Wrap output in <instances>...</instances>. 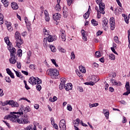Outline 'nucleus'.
<instances>
[{"mask_svg":"<svg viewBox=\"0 0 130 130\" xmlns=\"http://www.w3.org/2000/svg\"><path fill=\"white\" fill-rule=\"evenodd\" d=\"M4 40L6 43V44L8 45V49L10 52L11 58L9 59V61L10 63L15 64V63L17 62V60H16V54H17V50H16L15 48L13 47V45H12V43L10 42V39H9V37H5L4 38Z\"/></svg>","mask_w":130,"mask_h":130,"instance_id":"1","label":"nucleus"},{"mask_svg":"<svg viewBox=\"0 0 130 130\" xmlns=\"http://www.w3.org/2000/svg\"><path fill=\"white\" fill-rule=\"evenodd\" d=\"M21 116V118H15V122L22 123V124L30 123V121H29V115H28L27 113H25L23 116L22 115Z\"/></svg>","mask_w":130,"mask_h":130,"instance_id":"2","label":"nucleus"},{"mask_svg":"<svg viewBox=\"0 0 130 130\" xmlns=\"http://www.w3.org/2000/svg\"><path fill=\"white\" fill-rule=\"evenodd\" d=\"M47 75H50V76L53 79H56V77L59 75V72L57 69H49L46 71Z\"/></svg>","mask_w":130,"mask_h":130,"instance_id":"3","label":"nucleus"},{"mask_svg":"<svg viewBox=\"0 0 130 130\" xmlns=\"http://www.w3.org/2000/svg\"><path fill=\"white\" fill-rule=\"evenodd\" d=\"M15 40L16 43V46L18 47V48H21V45L23 44V40L21 38V34L19 31H16L15 32Z\"/></svg>","mask_w":130,"mask_h":130,"instance_id":"4","label":"nucleus"},{"mask_svg":"<svg viewBox=\"0 0 130 130\" xmlns=\"http://www.w3.org/2000/svg\"><path fill=\"white\" fill-rule=\"evenodd\" d=\"M23 107H24L23 106H21V108L19 109L18 110V112H10V114H13V116H15V118H20L21 116H22L24 115L23 110L24 109H23Z\"/></svg>","mask_w":130,"mask_h":130,"instance_id":"5","label":"nucleus"},{"mask_svg":"<svg viewBox=\"0 0 130 130\" xmlns=\"http://www.w3.org/2000/svg\"><path fill=\"white\" fill-rule=\"evenodd\" d=\"M95 2L99 6V8L101 12V13H102L103 15H104V14H105V11H104L105 9V4L102 3V0H95Z\"/></svg>","mask_w":130,"mask_h":130,"instance_id":"6","label":"nucleus"},{"mask_svg":"<svg viewBox=\"0 0 130 130\" xmlns=\"http://www.w3.org/2000/svg\"><path fill=\"white\" fill-rule=\"evenodd\" d=\"M39 80H41L38 77H31L28 80L29 83H30L31 85H36V84L38 83V82L39 81Z\"/></svg>","mask_w":130,"mask_h":130,"instance_id":"7","label":"nucleus"},{"mask_svg":"<svg viewBox=\"0 0 130 130\" xmlns=\"http://www.w3.org/2000/svg\"><path fill=\"white\" fill-rule=\"evenodd\" d=\"M59 126L61 130H66L67 126L66 125V121L63 119L61 120L59 123Z\"/></svg>","mask_w":130,"mask_h":130,"instance_id":"8","label":"nucleus"},{"mask_svg":"<svg viewBox=\"0 0 130 130\" xmlns=\"http://www.w3.org/2000/svg\"><path fill=\"white\" fill-rule=\"evenodd\" d=\"M16 116H14L13 114L8 115L7 116H5L4 119H10L12 122H15L16 121Z\"/></svg>","mask_w":130,"mask_h":130,"instance_id":"9","label":"nucleus"},{"mask_svg":"<svg viewBox=\"0 0 130 130\" xmlns=\"http://www.w3.org/2000/svg\"><path fill=\"white\" fill-rule=\"evenodd\" d=\"M66 78H62L60 79L61 83L59 85V89L60 90H62V89H63V88L66 87V86H64V85L66 84Z\"/></svg>","mask_w":130,"mask_h":130,"instance_id":"10","label":"nucleus"},{"mask_svg":"<svg viewBox=\"0 0 130 130\" xmlns=\"http://www.w3.org/2000/svg\"><path fill=\"white\" fill-rule=\"evenodd\" d=\"M125 88H126V92L123 93V95L127 96V95L130 94L129 82H126V84H125Z\"/></svg>","mask_w":130,"mask_h":130,"instance_id":"11","label":"nucleus"},{"mask_svg":"<svg viewBox=\"0 0 130 130\" xmlns=\"http://www.w3.org/2000/svg\"><path fill=\"white\" fill-rule=\"evenodd\" d=\"M108 19L106 18H104L103 20V27L106 30V29L108 28Z\"/></svg>","mask_w":130,"mask_h":130,"instance_id":"12","label":"nucleus"},{"mask_svg":"<svg viewBox=\"0 0 130 130\" xmlns=\"http://www.w3.org/2000/svg\"><path fill=\"white\" fill-rule=\"evenodd\" d=\"M48 42H52L53 41H55L57 39V37L56 36H49L47 37Z\"/></svg>","mask_w":130,"mask_h":130,"instance_id":"13","label":"nucleus"},{"mask_svg":"<svg viewBox=\"0 0 130 130\" xmlns=\"http://www.w3.org/2000/svg\"><path fill=\"white\" fill-rule=\"evenodd\" d=\"M61 18V15L59 13H55L53 15V20L54 21H57V20H60Z\"/></svg>","mask_w":130,"mask_h":130,"instance_id":"14","label":"nucleus"},{"mask_svg":"<svg viewBox=\"0 0 130 130\" xmlns=\"http://www.w3.org/2000/svg\"><path fill=\"white\" fill-rule=\"evenodd\" d=\"M9 105H11L12 107H19V104L13 100H10Z\"/></svg>","mask_w":130,"mask_h":130,"instance_id":"15","label":"nucleus"},{"mask_svg":"<svg viewBox=\"0 0 130 130\" xmlns=\"http://www.w3.org/2000/svg\"><path fill=\"white\" fill-rule=\"evenodd\" d=\"M90 8H91V7L89 6L88 10L85 14H84L83 15V17H84L85 20H87V19H88V18H89V17L90 16V10H90Z\"/></svg>","mask_w":130,"mask_h":130,"instance_id":"16","label":"nucleus"},{"mask_svg":"<svg viewBox=\"0 0 130 130\" xmlns=\"http://www.w3.org/2000/svg\"><path fill=\"white\" fill-rule=\"evenodd\" d=\"M11 7L13 10H18L19 9V6H18V4L15 2H13L11 4Z\"/></svg>","mask_w":130,"mask_h":130,"instance_id":"17","label":"nucleus"},{"mask_svg":"<svg viewBox=\"0 0 130 130\" xmlns=\"http://www.w3.org/2000/svg\"><path fill=\"white\" fill-rule=\"evenodd\" d=\"M42 81L41 80H39L38 81V83L37 85V89L38 91H40L41 90V85H40V84H42Z\"/></svg>","mask_w":130,"mask_h":130,"instance_id":"18","label":"nucleus"},{"mask_svg":"<svg viewBox=\"0 0 130 130\" xmlns=\"http://www.w3.org/2000/svg\"><path fill=\"white\" fill-rule=\"evenodd\" d=\"M1 2L3 4V5H4V7H5V8H8V7L9 6V5L10 4L9 3V1H8L7 0H2Z\"/></svg>","mask_w":130,"mask_h":130,"instance_id":"19","label":"nucleus"},{"mask_svg":"<svg viewBox=\"0 0 130 130\" xmlns=\"http://www.w3.org/2000/svg\"><path fill=\"white\" fill-rule=\"evenodd\" d=\"M79 70L81 73H83V74H85V73H86V68H85V67H83V66H79Z\"/></svg>","mask_w":130,"mask_h":130,"instance_id":"20","label":"nucleus"},{"mask_svg":"<svg viewBox=\"0 0 130 130\" xmlns=\"http://www.w3.org/2000/svg\"><path fill=\"white\" fill-rule=\"evenodd\" d=\"M110 29L113 30L115 28V22H110Z\"/></svg>","mask_w":130,"mask_h":130,"instance_id":"21","label":"nucleus"},{"mask_svg":"<svg viewBox=\"0 0 130 130\" xmlns=\"http://www.w3.org/2000/svg\"><path fill=\"white\" fill-rule=\"evenodd\" d=\"M14 71L18 78H21V79H23V78H24V77L22 76L20 73L18 72V71H16L15 70H14Z\"/></svg>","mask_w":130,"mask_h":130,"instance_id":"22","label":"nucleus"},{"mask_svg":"<svg viewBox=\"0 0 130 130\" xmlns=\"http://www.w3.org/2000/svg\"><path fill=\"white\" fill-rule=\"evenodd\" d=\"M43 42V46L44 47H47V46H48V44H47V39L44 38Z\"/></svg>","mask_w":130,"mask_h":130,"instance_id":"23","label":"nucleus"},{"mask_svg":"<svg viewBox=\"0 0 130 130\" xmlns=\"http://www.w3.org/2000/svg\"><path fill=\"white\" fill-rule=\"evenodd\" d=\"M49 46L52 52H55V51H56V49H55V47H54L52 45H49Z\"/></svg>","mask_w":130,"mask_h":130,"instance_id":"24","label":"nucleus"},{"mask_svg":"<svg viewBox=\"0 0 130 130\" xmlns=\"http://www.w3.org/2000/svg\"><path fill=\"white\" fill-rule=\"evenodd\" d=\"M96 79H98V77L94 76H91V81L93 83H96V82H98V80H96Z\"/></svg>","mask_w":130,"mask_h":130,"instance_id":"25","label":"nucleus"},{"mask_svg":"<svg viewBox=\"0 0 130 130\" xmlns=\"http://www.w3.org/2000/svg\"><path fill=\"white\" fill-rule=\"evenodd\" d=\"M95 10H96V11H97V12H98V18L100 19V17L99 16V14H102V13H101V10H100V11H99V9H98V7H97V6H96L95 7Z\"/></svg>","mask_w":130,"mask_h":130,"instance_id":"26","label":"nucleus"},{"mask_svg":"<svg viewBox=\"0 0 130 130\" xmlns=\"http://www.w3.org/2000/svg\"><path fill=\"white\" fill-rule=\"evenodd\" d=\"M99 105L98 103H94V104H89V107L90 108H92V107H97Z\"/></svg>","mask_w":130,"mask_h":130,"instance_id":"27","label":"nucleus"},{"mask_svg":"<svg viewBox=\"0 0 130 130\" xmlns=\"http://www.w3.org/2000/svg\"><path fill=\"white\" fill-rule=\"evenodd\" d=\"M60 37H61L62 41H66V35L64 34V33L61 34Z\"/></svg>","mask_w":130,"mask_h":130,"instance_id":"28","label":"nucleus"},{"mask_svg":"<svg viewBox=\"0 0 130 130\" xmlns=\"http://www.w3.org/2000/svg\"><path fill=\"white\" fill-rule=\"evenodd\" d=\"M85 85H87L89 86H94L95 85V83H94L93 81H90V82H85Z\"/></svg>","mask_w":130,"mask_h":130,"instance_id":"29","label":"nucleus"},{"mask_svg":"<svg viewBox=\"0 0 130 130\" xmlns=\"http://www.w3.org/2000/svg\"><path fill=\"white\" fill-rule=\"evenodd\" d=\"M8 104L10 105V101H6L2 103V106H6V105H8Z\"/></svg>","mask_w":130,"mask_h":130,"instance_id":"30","label":"nucleus"},{"mask_svg":"<svg viewBox=\"0 0 130 130\" xmlns=\"http://www.w3.org/2000/svg\"><path fill=\"white\" fill-rule=\"evenodd\" d=\"M91 24H92V25H93V26H97V25H98V22L96 21V20H95V19H92L91 20Z\"/></svg>","mask_w":130,"mask_h":130,"instance_id":"31","label":"nucleus"},{"mask_svg":"<svg viewBox=\"0 0 130 130\" xmlns=\"http://www.w3.org/2000/svg\"><path fill=\"white\" fill-rule=\"evenodd\" d=\"M109 57L111 60H114L115 59V56L113 54H110Z\"/></svg>","mask_w":130,"mask_h":130,"instance_id":"32","label":"nucleus"},{"mask_svg":"<svg viewBox=\"0 0 130 130\" xmlns=\"http://www.w3.org/2000/svg\"><path fill=\"white\" fill-rule=\"evenodd\" d=\"M123 17H124V20L127 24H128V19L129 18H127V17L125 16V14H122Z\"/></svg>","mask_w":130,"mask_h":130,"instance_id":"33","label":"nucleus"},{"mask_svg":"<svg viewBox=\"0 0 130 130\" xmlns=\"http://www.w3.org/2000/svg\"><path fill=\"white\" fill-rule=\"evenodd\" d=\"M58 50L60 52H62L63 53H66V49L62 48L61 47L58 48Z\"/></svg>","mask_w":130,"mask_h":130,"instance_id":"34","label":"nucleus"},{"mask_svg":"<svg viewBox=\"0 0 130 130\" xmlns=\"http://www.w3.org/2000/svg\"><path fill=\"white\" fill-rule=\"evenodd\" d=\"M23 51L21 49H19L17 51V55L18 56H22Z\"/></svg>","mask_w":130,"mask_h":130,"instance_id":"35","label":"nucleus"},{"mask_svg":"<svg viewBox=\"0 0 130 130\" xmlns=\"http://www.w3.org/2000/svg\"><path fill=\"white\" fill-rule=\"evenodd\" d=\"M61 9L60 8V5H59V3H58L56 5L55 10H56V11H58V12H59V11H60Z\"/></svg>","mask_w":130,"mask_h":130,"instance_id":"36","label":"nucleus"},{"mask_svg":"<svg viewBox=\"0 0 130 130\" xmlns=\"http://www.w3.org/2000/svg\"><path fill=\"white\" fill-rule=\"evenodd\" d=\"M43 31V33H44V35H49V30H47L46 29L44 28Z\"/></svg>","mask_w":130,"mask_h":130,"instance_id":"37","label":"nucleus"},{"mask_svg":"<svg viewBox=\"0 0 130 130\" xmlns=\"http://www.w3.org/2000/svg\"><path fill=\"white\" fill-rule=\"evenodd\" d=\"M63 16L64 18H68V16H69V12H68L67 11H63Z\"/></svg>","mask_w":130,"mask_h":130,"instance_id":"38","label":"nucleus"},{"mask_svg":"<svg viewBox=\"0 0 130 130\" xmlns=\"http://www.w3.org/2000/svg\"><path fill=\"white\" fill-rule=\"evenodd\" d=\"M95 56L96 57H100V56H101V54L100 53V52L96 51L95 53Z\"/></svg>","mask_w":130,"mask_h":130,"instance_id":"39","label":"nucleus"},{"mask_svg":"<svg viewBox=\"0 0 130 130\" xmlns=\"http://www.w3.org/2000/svg\"><path fill=\"white\" fill-rule=\"evenodd\" d=\"M68 5L70 7L72 4H73V2H74V0H67Z\"/></svg>","mask_w":130,"mask_h":130,"instance_id":"40","label":"nucleus"},{"mask_svg":"<svg viewBox=\"0 0 130 130\" xmlns=\"http://www.w3.org/2000/svg\"><path fill=\"white\" fill-rule=\"evenodd\" d=\"M33 128V125H28L26 127L24 128V129L31 130Z\"/></svg>","mask_w":130,"mask_h":130,"instance_id":"41","label":"nucleus"},{"mask_svg":"<svg viewBox=\"0 0 130 130\" xmlns=\"http://www.w3.org/2000/svg\"><path fill=\"white\" fill-rule=\"evenodd\" d=\"M24 112H26V113H27V112H30V110H29V106L25 107L24 109Z\"/></svg>","mask_w":130,"mask_h":130,"instance_id":"42","label":"nucleus"},{"mask_svg":"<svg viewBox=\"0 0 130 130\" xmlns=\"http://www.w3.org/2000/svg\"><path fill=\"white\" fill-rule=\"evenodd\" d=\"M75 58H76L75 53H74V51H72L71 53V59H75Z\"/></svg>","mask_w":130,"mask_h":130,"instance_id":"43","label":"nucleus"},{"mask_svg":"<svg viewBox=\"0 0 130 130\" xmlns=\"http://www.w3.org/2000/svg\"><path fill=\"white\" fill-rule=\"evenodd\" d=\"M51 61H52V63H53V64H54V66H55L56 67H58V65L57 64H56V62L55 61V59H51Z\"/></svg>","mask_w":130,"mask_h":130,"instance_id":"44","label":"nucleus"},{"mask_svg":"<svg viewBox=\"0 0 130 130\" xmlns=\"http://www.w3.org/2000/svg\"><path fill=\"white\" fill-rule=\"evenodd\" d=\"M67 110H69V111H72V110H73V108H72V106H71V105H68Z\"/></svg>","mask_w":130,"mask_h":130,"instance_id":"45","label":"nucleus"},{"mask_svg":"<svg viewBox=\"0 0 130 130\" xmlns=\"http://www.w3.org/2000/svg\"><path fill=\"white\" fill-rule=\"evenodd\" d=\"M5 80L6 81V82H7V83H11V78H10V77L7 76L6 77Z\"/></svg>","mask_w":130,"mask_h":130,"instance_id":"46","label":"nucleus"},{"mask_svg":"<svg viewBox=\"0 0 130 130\" xmlns=\"http://www.w3.org/2000/svg\"><path fill=\"white\" fill-rule=\"evenodd\" d=\"M110 23H115V19L112 17L110 19Z\"/></svg>","mask_w":130,"mask_h":130,"instance_id":"47","label":"nucleus"},{"mask_svg":"<svg viewBox=\"0 0 130 130\" xmlns=\"http://www.w3.org/2000/svg\"><path fill=\"white\" fill-rule=\"evenodd\" d=\"M77 89L78 91H80V92H84V89H83V87H82V86H78Z\"/></svg>","mask_w":130,"mask_h":130,"instance_id":"48","label":"nucleus"},{"mask_svg":"<svg viewBox=\"0 0 130 130\" xmlns=\"http://www.w3.org/2000/svg\"><path fill=\"white\" fill-rule=\"evenodd\" d=\"M5 95L4 93V90L2 89H0V97H3Z\"/></svg>","mask_w":130,"mask_h":130,"instance_id":"49","label":"nucleus"},{"mask_svg":"<svg viewBox=\"0 0 130 130\" xmlns=\"http://www.w3.org/2000/svg\"><path fill=\"white\" fill-rule=\"evenodd\" d=\"M114 40H115L116 43H118L119 41H118V37L115 36L114 38Z\"/></svg>","mask_w":130,"mask_h":130,"instance_id":"50","label":"nucleus"},{"mask_svg":"<svg viewBox=\"0 0 130 130\" xmlns=\"http://www.w3.org/2000/svg\"><path fill=\"white\" fill-rule=\"evenodd\" d=\"M52 125L54 128H55V129H58V126L56 123H54V124H52Z\"/></svg>","mask_w":130,"mask_h":130,"instance_id":"51","label":"nucleus"},{"mask_svg":"<svg viewBox=\"0 0 130 130\" xmlns=\"http://www.w3.org/2000/svg\"><path fill=\"white\" fill-rule=\"evenodd\" d=\"M105 116H106V118H108L109 116V112L106 111V113H105Z\"/></svg>","mask_w":130,"mask_h":130,"instance_id":"52","label":"nucleus"},{"mask_svg":"<svg viewBox=\"0 0 130 130\" xmlns=\"http://www.w3.org/2000/svg\"><path fill=\"white\" fill-rule=\"evenodd\" d=\"M45 19L46 22H49V21L50 20V18H49V15L45 16Z\"/></svg>","mask_w":130,"mask_h":130,"instance_id":"53","label":"nucleus"},{"mask_svg":"<svg viewBox=\"0 0 130 130\" xmlns=\"http://www.w3.org/2000/svg\"><path fill=\"white\" fill-rule=\"evenodd\" d=\"M73 87H70V86H64V89L66 91H69V90H72Z\"/></svg>","mask_w":130,"mask_h":130,"instance_id":"54","label":"nucleus"},{"mask_svg":"<svg viewBox=\"0 0 130 130\" xmlns=\"http://www.w3.org/2000/svg\"><path fill=\"white\" fill-rule=\"evenodd\" d=\"M6 72H7V73L9 75L11 74L12 73L11 70H10V69L9 68H7L6 69Z\"/></svg>","mask_w":130,"mask_h":130,"instance_id":"55","label":"nucleus"},{"mask_svg":"<svg viewBox=\"0 0 130 130\" xmlns=\"http://www.w3.org/2000/svg\"><path fill=\"white\" fill-rule=\"evenodd\" d=\"M111 49L112 51H113V52L115 53V54H117V55H118V54L117 53V52H116V51H115V49H114V48H111Z\"/></svg>","mask_w":130,"mask_h":130,"instance_id":"56","label":"nucleus"},{"mask_svg":"<svg viewBox=\"0 0 130 130\" xmlns=\"http://www.w3.org/2000/svg\"><path fill=\"white\" fill-rule=\"evenodd\" d=\"M81 34H82V36H84L86 35V31L84 29L81 30Z\"/></svg>","mask_w":130,"mask_h":130,"instance_id":"57","label":"nucleus"},{"mask_svg":"<svg viewBox=\"0 0 130 130\" xmlns=\"http://www.w3.org/2000/svg\"><path fill=\"white\" fill-rule=\"evenodd\" d=\"M29 68L31 69V70H35V66L34 64H31L29 66Z\"/></svg>","mask_w":130,"mask_h":130,"instance_id":"58","label":"nucleus"},{"mask_svg":"<svg viewBox=\"0 0 130 130\" xmlns=\"http://www.w3.org/2000/svg\"><path fill=\"white\" fill-rule=\"evenodd\" d=\"M21 62H17V68L18 69H21Z\"/></svg>","mask_w":130,"mask_h":130,"instance_id":"59","label":"nucleus"},{"mask_svg":"<svg viewBox=\"0 0 130 130\" xmlns=\"http://www.w3.org/2000/svg\"><path fill=\"white\" fill-rule=\"evenodd\" d=\"M82 39H83V40H84V41H87V37L86 36V35L82 36Z\"/></svg>","mask_w":130,"mask_h":130,"instance_id":"60","label":"nucleus"},{"mask_svg":"<svg viewBox=\"0 0 130 130\" xmlns=\"http://www.w3.org/2000/svg\"><path fill=\"white\" fill-rule=\"evenodd\" d=\"M103 32L99 30V31L98 32H96V35L97 36H100V35H101L102 34Z\"/></svg>","mask_w":130,"mask_h":130,"instance_id":"61","label":"nucleus"},{"mask_svg":"<svg viewBox=\"0 0 130 130\" xmlns=\"http://www.w3.org/2000/svg\"><path fill=\"white\" fill-rule=\"evenodd\" d=\"M51 124H54V118L53 117L51 118Z\"/></svg>","mask_w":130,"mask_h":130,"instance_id":"62","label":"nucleus"},{"mask_svg":"<svg viewBox=\"0 0 130 130\" xmlns=\"http://www.w3.org/2000/svg\"><path fill=\"white\" fill-rule=\"evenodd\" d=\"M120 103H121V104H123L124 105H125V104H126V102H125V101H119Z\"/></svg>","mask_w":130,"mask_h":130,"instance_id":"63","label":"nucleus"},{"mask_svg":"<svg viewBox=\"0 0 130 130\" xmlns=\"http://www.w3.org/2000/svg\"><path fill=\"white\" fill-rule=\"evenodd\" d=\"M21 72L22 74H24V75H25V76H28V73L26 71H21Z\"/></svg>","mask_w":130,"mask_h":130,"instance_id":"64","label":"nucleus"}]
</instances>
